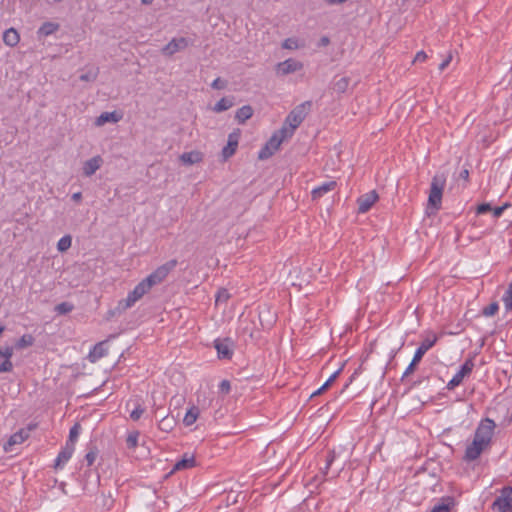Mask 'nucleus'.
I'll return each instance as SVG.
<instances>
[{"mask_svg":"<svg viewBox=\"0 0 512 512\" xmlns=\"http://www.w3.org/2000/svg\"><path fill=\"white\" fill-rule=\"evenodd\" d=\"M74 309V306L70 302H61L55 306V312L60 315L67 314Z\"/></svg>","mask_w":512,"mask_h":512,"instance_id":"obj_34","label":"nucleus"},{"mask_svg":"<svg viewBox=\"0 0 512 512\" xmlns=\"http://www.w3.org/2000/svg\"><path fill=\"white\" fill-rule=\"evenodd\" d=\"M98 456V450L96 447H91L90 450L85 455V461L88 466H92Z\"/></svg>","mask_w":512,"mask_h":512,"instance_id":"obj_36","label":"nucleus"},{"mask_svg":"<svg viewBox=\"0 0 512 512\" xmlns=\"http://www.w3.org/2000/svg\"><path fill=\"white\" fill-rule=\"evenodd\" d=\"M13 369V364L10 359H5L2 363H0V373L11 372Z\"/></svg>","mask_w":512,"mask_h":512,"instance_id":"obj_42","label":"nucleus"},{"mask_svg":"<svg viewBox=\"0 0 512 512\" xmlns=\"http://www.w3.org/2000/svg\"><path fill=\"white\" fill-rule=\"evenodd\" d=\"M74 450H75L74 447H72L71 445L65 444V446L60 451V453L58 454V456L55 460L54 468L61 469L65 465V463H67L70 460V458L73 455Z\"/></svg>","mask_w":512,"mask_h":512,"instance_id":"obj_16","label":"nucleus"},{"mask_svg":"<svg viewBox=\"0 0 512 512\" xmlns=\"http://www.w3.org/2000/svg\"><path fill=\"white\" fill-rule=\"evenodd\" d=\"M153 2V0H141L142 4L149 5Z\"/></svg>","mask_w":512,"mask_h":512,"instance_id":"obj_58","label":"nucleus"},{"mask_svg":"<svg viewBox=\"0 0 512 512\" xmlns=\"http://www.w3.org/2000/svg\"><path fill=\"white\" fill-rule=\"evenodd\" d=\"M113 500L111 499V495H109V502L106 500L104 502V506H108V508L112 505Z\"/></svg>","mask_w":512,"mask_h":512,"instance_id":"obj_57","label":"nucleus"},{"mask_svg":"<svg viewBox=\"0 0 512 512\" xmlns=\"http://www.w3.org/2000/svg\"><path fill=\"white\" fill-rule=\"evenodd\" d=\"M312 106L311 101H305L296 106L286 117L283 126L281 127V133L290 135L294 134V131L300 126V124L306 118L308 111Z\"/></svg>","mask_w":512,"mask_h":512,"instance_id":"obj_3","label":"nucleus"},{"mask_svg":"<svg viewBox=\"0 0 512 512\" xmlns=\"http://www.w3.org/2000/svg\"><path fill=\"white\" fill-rule=\"evenodd\" d=\"M329 5L342 4L347 0H325Z\"/></svg>","mask_w":512,"mask_h":512,"instance_id":"obj_56","label":"nucleus"},{"mask_svg":"<svg viewBox=\"0 0 512 512\" xmlns=\"http://www.w3.org/2000/svg\"><path fill=\"white\" fill-rule=\"evenodd\" d=\"M121 119V115L117 112H103L99 117L96 118L95 124L97 126H102L105 123H117Z\"/></svg>","mask_w":512,"mask_h":512,"instance_id":"obj_22","label":"nucleus"},{"mask_svg":"<svg viewBox=\"0 0 512 512\" xmlns=\"http://www.w3.org/2000/svg\"><path fill=\"white\" fill-rule=\"evenodd\" d=\"M71 244H72L71 236L70 235H65L62 238H60V240L58 241L57 249L60 252H64V251L68 250L71 247Z\"/></svg>","mask_w":512,"mask_h":512,"instance_id":"obj_33","label":"nucleus"},{"mask_svg":"<svg viewBox=\"0 0 512 512\" xmlns=\"http://www.w3.org/2000/svg\"><path fill=\"white\" fill-rule=\"evenodd\" d=\"M214 347L220 359H231L233 355V342L229 338L216 339Z\"/></svg>","mask_w":512,"mask_h":512,"instance_id":"obj_11","label":"nucleus"},{"mask_svg":"<svg viewBox=\"0 0 512 512\" xmlns=\"http://www.w3.org/2000/svg\"><path fill=\"white\" fill-rule=\"evenodd\" d=\"M107 355L106 341H101L93 346L88 354L90 362L95 363Z\"/></svg>","mask_w":512,"mask_h":512,"instance_id":"obj_18","label":"nucleus"},{"mask_svg":"<svg viewBox=\"0 0 512 512\" xmlns=\"http://www.w3.org/2000/svg\"><path fill=\"white\" fill-rule=\"evenodd\" d=\"M499 305L497 302H493L483 309V315L490 317L497 313Z\"/></svg>","mask_w":512,"mask_h":512,"instance_id":"obj_38","label":"nucleus"},{"mask_svg":"<svg viewBox=\"0 0 512 512\" xmlns=\"http://www.w3.org/2000/svg\"><path fill=\"white\" fill-rule=\"evenodd\" d=\"M219 390L224 394H228L231 390L230 382L228 380H222L219 385Z\"/></svg>","mask_w":512,"mask_h":512,"instance_id":"obj_47","label":"nucleus"},{"mask_svg":"<svg viewBox=\"0 0 512 512\" xmlns=\"http://www.w3.org/2000/svg\"><path fill=\"white\" fill-rule=\"evenodd\" d=\"M13 355V348L11 346H7L3 349H0V358L10 359Z\"/></svg>","mask_w":512,"mask_h":512,"instance_id":"obj_44","label":"nucleus"},{"mask_svg":"<svg viewBox=\"0 0 512 512\" xmlns=\"http://www.w3.org/2000/svg\"><path fill=\"white\" fill-rule=\"evenodd\" d=\"M139 432L130 433L126 439L127 447L133 449L137 446Z\"/></svg>","mask_w":512,"mask_h":512,"instance_id":"obj_37","label":"nucleus"},{"mask_svg":"<svg viewBox=\"0 0 512 512\" xmlns=\"http://www.w3.org/2000/svg\"><path fill=\"white\" fill-rule=\"evenodd\" d=\"M233 97H222L212 108L216 113L224 112L234 106Z\"/></svg>","mask_w":512,"mask_h":512,"instance_id":"obj_25","label":"nucleus"},{"mask_svg":"<svg viewBox=\"0 0 512 512\" xmlns=\"http://www.w3.org/2000/svg\"><path fill=\"white\" fill-rule=\"evenodd\" d=\"M492 509L498 512H512V486H505L492 503Z\"/></svg>","mask_w":512,"mask_h":512,"instance_id":"obj_7","label":"nucleus"},{"mask_svg":"<svg viewBox=\"0 0 512 512\" xmlns=\"http://www.w3.org/2000/svg\"><path fill=\"white\" fill-rule=\"evenodd\" d=\"M195 466V458L192 455L185 454L183 458L177 461L173 470H184Z\"/></svg>","mask_w":512,"mask_h":512,"instance_id":"obj_26","label":"nucleus"},{"mask_svg":"<svg viewBox=\"0 0 512 512\" xmlns=\"http://www.w3.org/2000/svg\"><path fill=\"white\" fill-rule=\"evenodd\" d=\"M80 429H81V426L79 423H75L70 431H69V437H68V440L66 441V444L67 445H71L72 447L75 448V443L79 437V433H80Z\"/></svg>","mask_w":512,"mask_h":512,"instance_id":"obj_30","label":"nucleus"},{"mask_svg":"<svg viewBox=\"0 0 512 512\" xmlns=\"http://www.w3.org/2000/svg\"><path fill=\"white\" fill-rule=\"evenodd\" d=\"M288 138H291V136L281 133V129L274 132L264 147H262L259 151L258 158L260 160H266L270 158L275 154L276 151H278L282 142Z\"/></svg>","mask_w":512,"mask_h":512,"instance_id":"obj_5","label":"nucleus"},{"mask_svg":"<svg viewBox=\"0 0 512 512\" xmlns=\"http://www.w3.org/2000/svg\"><path fill=\"white\" fill-rule=\"evenodd\" d=\"M459 177L464 179V180H468V178H469V171L467 169L462 170L460 172Z\"/></svg>","mask_w":512,"mask_h":512,"instance_id":"obj_54","label":"nucleus"},{"mask_svg":"<svg viewBox=\"0 0 512 512\" xmlns=\"http://www.w3.org/2000/svg\"><path fill=\"white\" fill-rule=\"evenodd\" d=\"M492 210V207L489 203H482L477 206V214H485Z\"/></svg>","mask_w":512,"mask_h":512,"instance_id":"obj_46","label":"nucleus"},{"mask_svg":"<svg viewBox=\"0 0 512 512\" xmlns=\"http://www.w3.org/2000/svg\"><path fill=\"white\" fill-rule=\"evenodd\" d=\"M328 388V386H326L325 384H323L318 390H316L315 392H313L311 394V397H314V396H317V395H320L324 390H326Z\"/></svg>","mask_w":512,"mask_h":512,"instance_id":"obj_52","label":"nucleus"},{"mask_svg":"<svg viewBox=\"0 0 512 512\" xmlns=\"http://www.w3.org/2000/svg\"><path fill=\"white\" fill-rule=\"evenodd\" d=\"M495 422L489 418L482 420L475 430L473 441L466 447L464 460L474 461L480 457L491 444Z\"/></svg>","mask_w":512,"mask_h":512,"instance_id":"obj_2","label":"nucleus"},{"mask_svg":"<svg viewBox=\"0 0 512 512\" xmlns=\"http://www.w3.org/2000/svg\"><path fill=\"white\" fill-rule=\"evenodd\" d=\"M335 460V452L334 451H330L327 455V458H326V466L324 468V474H327V471L328 469L330 468L331 464L333 463V461Z\"/></svg>","mask_w":512,"mask_h":512,"instance_id":"obj_45","label":"nucleus"},{"mask_svg":"<svg viewBox=\"0 0 512 512\" xmlns=\"http://www.w3.org/2000/svg\"><path fill=\"white\" fill-rule=\"evenodd\" d=\"M378 198V194L375 190L369 191L368 193L361 195L357 199L358 213L368 212L374 205V203L378 200Z\"/></svg>","mask_w":512,"mask_h":512,"instance_id":"obj_14","label":"nucleus"},{"mask_svg":"<svg viewBox=\"0 0 512 512\" xmlns=\"http://www.w3.org/2000/svg\"><path fill=\"white\" fill-rule=\"evenodd\" d=\"M227 86V81L221 79L220 77L216 78L212 83L211 87L216 90H223Z\"/></svg>","mask_w":512,"mask_h":512,"instance_id":"obj_41","label":"nucleus"},{"mask_svg":"<svg viewBox=\"0 0 512 512\" xmlns=\"http://www.w3.org/2000/svg\"><path fill=\"white\" fill-rule=\"evenodd\" d=\"M102 158L100 156H95L83 164V174L86 177L92 176L101 166Z\"/></svg>","mask_w":512,"mask_h":512,"instance_id":"obj_19","label":"nucleus"},{"mask_svg":"<svg viewBox=\"0 0 512 512\" xmlns=\"http://www.w3.org/2000/svg\"><path fill=\"white\" fill-rule=\"evenodd\" d=\"M28 436H29L28 431H26L24 429H20L19 431H17L16 433H14L10 436V438L4 445V450L6 452H11L12 447L14 445L23 443L28 438Z\"/></svg>","mask_w":512,"mask_h":512,"instance_id":"obj_15","label":"nucleus"},{"mask_svg":"<svg viewBox=\"0 0 512 512\" xmlns=\"http://www.w3.org/2000/svg\"><path fill=\"white\" fill-rule=\"evenodd\" d=\"M190 45V41L185 37L173 38L163 49L164 55L171 56L176 52L186 49Z\"/></svg>","mask_w":512,"mask_h":512,"instance_id":"obj_13","label":"nucleus"},{"mask_svg":"<svg viewBox=\"0 0 512 512\" xmlns=\"http://www.w3.org/2000/svg\"><path fill=\"white\" fill-rule=\"evenodd\" d=\"M336 186H337L336 181H328V182H325V183L315 187L311 192L312 199L313 200L320 199L326 193L333 191L336 188Z\"/></svg>","mask_w":512,"mask_h":512,"instance_id":"obj_17","label":"nucleus"},{"mask_svg":"<svg viewBox=\"0 0 512 512\" xmlns=\"http://www.w3.org/2000/svg\"><path fill=\"white\" fill-rule=\"evenodd\" d=\"M177 263L176 259H171L159 266L155 271L139 282L134 289L128 293L125 299L119 301L117 309L125 311L128 308H131L137 301L146 295L153 286L160 284L177 266Z\"/></svg>","mask_w":512,"mask_h":512,"instance_id":"obj_1","label":"nucleus"},{"mask_svg":"<svg viewBox=\"0 0 512 512\" xmlns=\"http://www.w3.org/2000/svg\"><path fill=\"white\" fill-rule=\"evenodd\" d=\"M282 47L284 49L295 50L298 49V41L295 38H287L283 41Z\"/></svg>","mask_w":512,"mask_h":512,"instance_id":"obj_39","label":"nucleus"},{"mask_svg":"<svg viewBox=\"0 0 512 512\" xmlns=\"http://www.w3.org/2000/svg\"><path fill=\"white\" fill-rule=\"evenodd\" d=\"M229 298V294L227 292V290L223 289V290H220L218 293H217V296H216V302H219V301H225Z\"/></svg>","mask_w":512,"mask_h":512,"instance_id":"obj_48","label":"nucleus"},{"mask_svg":"<svg viewBox=\"0 0 512 512\" xmlns=\"http://www.w3.org/2000/svg\"><path fill=\"white\" fill-rule=\"evenodd\" d=\"M349 82L348 77H342L334 82L333 89L338 93H344L349 86Z\"/></svg>","mask_w":512,"mask_h":512,"instance_id":"obj_31","label":"nucleus"},{"mask_svg":"<svg viewBox=\"0 0 512 512\" xmlns=\"http://www.w3.org/2000/svg\"><path fill=\"white\" fill-rule=\"evenodd\" d=\"M329 43H330V40H329V38L327 36H323L320 39V45L321 46H327Z\"/></svg>","mask_w":512,"mask_h":512,"instance_id":"obj_55","label":"nucleus"},{"mask_svg":"<svg viewBox=\"0 0 512 512\" xmlns=\"http://www.w3.org/2000/svg\"><path fill=\"white\" fill-rule=\"evenodd\" d=\"M303 66L304 65L302 62H300L296 59H293V58H289L283 62H279L276 65V73L278 75L285 76V75L302 70Z\"/></svg>","mask_w":512,"mask_h":512,"instance_id":"obj_9","label":"nucleus"},{"mask_svg":"<svg viewBox=\"0 0 512 512\" xmlns=\"http://www.w3.org/2000/svg\"><path fill=\"white\" fill-rule=\"evenodd\" d=\"M199 416V409L198 407L196 406H192L185 414L184 416V419H183V423L186 425V426H191L192 424L195 423V421L197 420Z\"/></svg>","mask_w":512,"mask_h":512,"instance_id":"obj_29","label":"nucleus"},{"mask_svg":"<svg viewBox=\"0 0 512 512\" xmlns=\"http://www.w3.org/2000/svg\"><path fill=\"white\" fill-rule=\"evenodd\" d=\"M72 200L75 202H80L82 200V193L76 192L72 195Z\"/></svg>","mask_w":512,"mask_h":512,"instance_id":"obj_53","label":"nucleus"},{"mask_svg":"<svg viewBox=\"0 0 512 512\" xmlns=\"http://www.w3.org/2000/svg\"><path fill=\"white\" fill-rule=\"evenodd\" d=\"M60 25L54 22H44L40 28L38 29V34L40 36H49L55 33L59 29Z\"/></svg>","mask_w":512,"mask_h":512,"instance_id":"obj_28","label":"nucleus"},{"mask_svg":"<svg viewBox=\"0 0 512 512\" xmlns=\"http://www.w3.org/2000/svg\"><path fill=\"white\" fill-rule=\"evenodd\" d=\"M239 138H240V130L239 129L236 131H233L232 133H230L228 135L227 144L222 149V157H223L224 161L228 160L230 157H232L235 154L236 149L238 147Z\"/></svg>","mask_w":512,"mask_h":512,"instance_id":"obj_12","label":"nucleus"},{"mask_svg":"<svg viewBox=\"0 0 512 512\" xmlns=\"http://www.w3.org/2000/svg\"><path fill=\"white\" fill-rule=\"evenodd\" d=\"M446 184V178L443 174H436L431 181L428 196V205L439 210L442 203L443 190Z\"/></svg>","mask_w":512,"mask_h":512,"instance_id":"obj_4","label":"nucleus"},{"mask_svg":"<svg viewBox=\"0 0 512 512\" xmlns=\"http://www.w3.org/2000/svg\"><path fill=\"white\" fill-rule=\"evenodd\" d=\"M253 108L250 105H244L236 111L235 119L239 124H244L253 116Z\"/></svg>","mask_w":512,"mask_h":512,"instance_id":"obj_23","label":"nucleus"},{"mask_svg":"<svg viewBox=\"0 0 512 512\" xmlns=\"http://www.w3.org/2000/svg\"><path fill=\"white\" fill-rule=\"evenodd\" d=\"M144 411H145V409L142 407V405L139 404L138 402H136L134 409L130 413V418L133 421H137V420H139L141 418V416L143 415Z\"/></svg>","mask_w":512,"mask_h":512,"instance_id":"obj_35","label":"nucleus"},{"mask_svg":"<svg viewBox=\"0 0 512 512\" xmlns=\"http://www.w3.org/2000/svg\"><path fill=\"white\" fill-rule=\"evenodd\" d=\"M98 76V68L90 70L87 73L80 75L81 81H95Z\"/></svg>","mask_w":512,"mask_h":512,"instance_id":"obj_40","label":"nucleus"},{"mask_svg":"<svg viewBox=\"0 0 512 512\" xmlns=\"http://www.w3.org/2000/svg\"><path fill=\"white\" fill-rule=\"evenodd\" d=\"M203 160V154L199 151L185 152L180 155V161L185 165H193Z\"/></svg>","mask_w":512,"mask_h":512,"instance_id":"obj_20","label":"nucleus"},{"mask_svg":"<svg viewBox=\"0 0 512 512\" xmlns=\"http://www.w3.org/2000/svg\"><path fill=\"white\" fill-rule=\"evenodd\" d=\"M341 370H342V369L340 368V369H338L337 371H335V372H334V373H333V374L328 378V380H327L324 384H325L326 386H328V387H329V386H330V385H331V384L336 380V378H337V377H338V375L340 374Z\"/></svg>","mask_w":512,"mask_h":512,"instance_id":"obj_49","label":"nucleus"},{"mask_svg":"<svg viewBox=\"0 0 512 512\" xmlns=\"http://www.w3.org/2000/svg\"><path fill=\"white\" fill-rule=\"evenodd\" d=\"M473 368L474 362L471 359H467L460 367L459 371L448 382L446 388L448 390H453L455 387L459 386L462 383L463 379L471 374Z\"/></svg>","mask_w":512,"mask_h":512,"instance_id":"obj_8","label":"nucleus"},{"mask_svg":"<svg viewBox=\"0 0 512 512\" xmlns=\"http://www.w3.org/2000/svg\"><path fill=\"white\" fill-rule=\"evenodd\" d=\"M508 207H510V203H505L502 206L492 208L491 211L493 212V216L495 218H499Z\"/></svg>","mask_w":512,"mask_h":512,"instance_id":"obj_43","label":"nucleus"},{"mask_svg":"<svg viewBox=\"0 0 512 512\" xmlns=\"http://www.w3.org/2000/svg\"><path fill=\"white\" fill-rule=\"evenodd\" d=\"M34 343V337L30 334H24L16 343L18 349L32 346Z\"/></svg>","mask_w":512,"mask_h":512,"instance_id":"obj_32","label":"nucleus"},{"mask_svg":"<svg viewBox=\"0 0 512 512\" xmlns=\"http://www.w3.org/2000/svg\"><path fill=\"white\" fill-rule=\"evenodd\" d=\"M176 426V420L173 416H163L162 419L158 423V427L161 431L170 432Z\"/></svg>","mask_w":512,"mask_h":512,"instance_id":"obj_27","label":"nucleus"},{"mask_svg":"<svg viewBox=\"0 0 512 512\" xmlns=\"http://www.w3.org/2000/svg\"><path fill=\"white\" fill-rule=\"evenodd\" d=\"M452 60V55L449 54L443 61L442 63L439 65V70L440 71H443L451 62Z\"/></svg>","mask_w":512,"mask_h":512,"instance_id":"obj_51","label":"nucleus"},{"mask_svg":"<svg viewBox=\"0 0 512 512\" xmlns=\"http://www.w3.org/2000/svg\"><path fill=\"white\" fill-rule=\"evenodd\" d=\"M4 330H5V327L3 325H0V335L3 333Z\"/></svg>","mask_w":512,"mask_h":512,"instance_id":"obj_59","label":"nucleus"},{"mask_svg":"<svg viewBox=\"0 0 512 512\" xmlns=\"http://www.w3.org/2000/svg\"><path fill=\"white\" fill-rule=\"evenodd\" d=\"M436 341L437 336L432 334L431 337H426L421 342L420 346L417 348L413 356L411 363L408 365L405 372L403 373V377H406L415 371L417 364L421 361L424 354L435 345Z\"/></svg>","mask_w":512,"mask_h":512,"instance_id":"obj_6","label":"nucleus"},{"mask_svg":"<svg viewBox=\"0 0 512 512\" xmlns=\"http://www.w3.org/2000/svg\"><path fill=\"white\" fill-rule=\"evenodd\" d=\"M426 59H427V54H426L424 51H419V52L416 54V56H415V58H414L413 62H414V63H415V62H424Z\"/></svg>","mask_w":512,"mask_h":512,"instance_id":"obj_50","label":"nucleus"},{"mask_svg":"<svg viewBox=\"0 0 512 512\" xmlns=\"http://www.w3.org/2000/svg\"><path fill=\"white\" fill-rule=\"evenodd\" d=\"M99 484H100V475L98 474L97 471L89 469L84 472L83 480H82V485H83L84 491H86L88 493H93L96 491Z\"/></svg>","mask_w":512,"mask_h":512,"instance_id":"obj_10","label":"nucleus"},{"mask_svg":"<svg viewBox=\"0 0 512 512\" xmlns=\"http://www.w3.org/2000/svg\"><path fill=\"white\" fill-rule=\"evenodd\" d=\"M454 505L455 499L453 497H443L440 502L433 507L431 512H450Z\"/></svg>","mask_w":512,"mask_h":512,"instance_id":"obj_21","label":"nucleus"},{"mask_svg":"<svg viewBox=\"0 0 512 512\" xmlns=\"http://www.w3.org/2000/svg\"><path fill=\"white\" fill-rule=\"evenodd\" d=\"M20 36L14 28H9L3 33V41L6 45L14 47L19 43Z\"/></svg>","mask_w":512,"mask_h":512,"instance_id":"obj_24","label":"nucleus"}]
</instances>
